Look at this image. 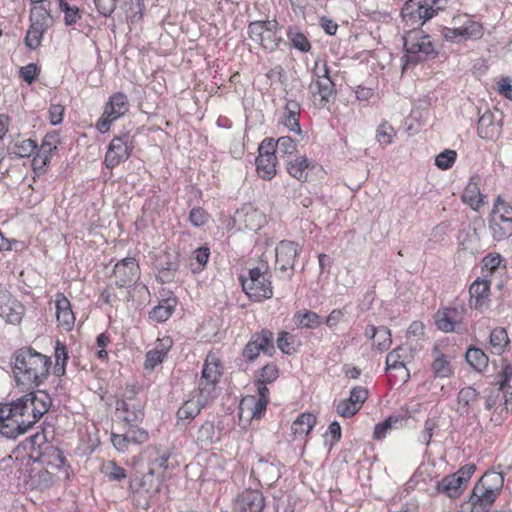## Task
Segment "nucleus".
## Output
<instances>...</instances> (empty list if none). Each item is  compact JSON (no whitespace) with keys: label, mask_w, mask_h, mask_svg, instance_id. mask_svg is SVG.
Listing matches in <instances>:
<instances>
[{"label":"nucleus","mask_w":512,"mask_h":512,"mask_svg":"<svg viewBox=\"0 0 512 512\" xmlns=\"http://www.w3.org/2000/svg\"><path fill=\"white\" fill-rule=\"evenodd\" d=\"M434 360L431 369L436 377L446 378L452 375V367L447 357L440 352L437 346L433 348Z\"/></svg>","instance_id":"obj_37"},{"label":"nucleus","mask_w":512,"mask_h":512,"mask_svg":"<svg viewBox=\"0 0 512 512\" xmlns=\"http://www.w3.org/2000/svg\"><path fill=\"white\" fill-rule=\"evenodd\" d=\"M126 438H129L130 443L142 444L148 440V432L139 428L136 423H129Z\"/></svg>","instance_id":"obj_58"},{"label":"nucleus","mask_w":512,"mask_h":512,"mask_svg":"<svg viewBox=\"0 0 512 512\" xmlns=\"http://www.w3.org/2000/svg\"><path fill=\"white\" fill-rule=\"evenodd\" d=\"M219 440H220V437L219 436L216 437V430H215L214 423L211 421H205L199 427V429L196 433L195 442L201 449L206 450L207 448L212 446V444L215 441H219Z\"/></svg>","instance_id":"obj_34"},{"label":"nucleus","mask_w":512,"mask_h":512,"mask_svg":"<svg viewBox=\"0 0 512 512\" xmlns=\"http://www.w3.org/2000/svg\"><path fill=\"white\" fill-rule=\"evenodd\" d=\"M512 378V365L508 362H505L502 371L499 373V390H502L503 393H508V389L510 388L509 381Z\"/></svg>","instance_id":"obj_62"},{"label":"nucleus","mask_w":512,"mask_h":512,"mask_svg":"<svg viewBox=\"0 0 512 512\" xmlns=\"http://www.w3.org/2000/svg\"><path fill=\"white\" fill-rule=\"evenodd\" d=\"M367 397H368L367 389H365L364 387H361V386H357V387H354L350 391V395H349L348 399L350 400V402L355 404V406L358 409H361V407H362L363 403L366 401Z\"/></svg>","instance_id":"obj_63"},{"label":"nucleus","mask_w":512,"mask_h":512,"mask_svg":"<svg viewBox=\"0 0 512 512\" xmlns=\"http://www.w3.org/2000/svg\"><path fill=\"white\" fill-rule=\"evenodd\" d=\"M292 320L296 327L301 329H315L323 323L320 315L308 309L295 312Z\"/></svg>","instance_id":"obj_31"},{"label":"nucleus","mask_w":512,"mask_h":512,"mask_svg":"<svg viewBox=\"0 0 512 512\" xmlns=\"http://www.w3.org/2000/svg\"><path fill=\"white\" fill-rule=\"evenodd\" d=\"M308 93L314 104L321 108L335 99V83L331 79L330 69L326 61L321 59L315 61L311 70V82L308 85Z\"/></svg>","instance_id":"obj_5"},{"label":"nucleus","mask_w":512,"mask_h":512,"mask_svg":"<svg viewBox=\"0 0 512 512\" xmlns=\"http://www.w3.org/2000/svg\"><path fill=\"white\" fill-rule=\"evenodd\" d=\"M294 336L286 331H281L277 339V347L287 355H291L296 352L294 347Z\"/></svg>","instance_id":"obj_55"},{"label":"nucleus","mask_w":512,"mask_h":512,"mask_svg":"<svg viewBox=\"0 0 512 512\" xmlns=\"http://www.w3.org/2000/svg\"><path fill=\"white\" fill-rule=\"evenodd\" d=\"M117 410H122L126 413L124 420L128 424L141 422L144 418V411L141 403H129L125 400H121L117 402Z\"/></svg>","instance_id":"obj_38"},{"label":"nucleus","mask_w":512,"mask_h":512,"mask_svg":"<svg viewBox=\"0 0 512 512\" xmlns=\"http://www.w3.org/2000/svg\"><path fill=\"white\" fill-rule=\"evenodd\" d=\"M60 143V136L58 132L52 131L45 135L43 138V141L41 143V146L38 150L48 154L52 155V153L57 149L58 144Z\"/></svg>","instance_id":"obj_56"},{"label":"nucleus","mask_w":512,"mask_h":512,"mask_svg":"<svg viewBox=\"0 0 512 512\" xmlns=\"http://www.w3.org/2000/svg\"><path fill=\"white\" fill-rule=\"evenodd\" d=\"M46 444H49L47 442V436L44 433V431H41V432H36L35 434L26 438L23 441L22 446L26 451L29 452L30 458H32L34 460V455H36L40 451H42Z\"/></svg>","instance_id":"obj_41"},{"label":"nucleus","mask_w":512,"mask_h":512,"mask_svg":"<svg viewBox=\"0 0 512 512\" xmlns=\"http://www.w3.org/2000/svg\"><path fill=\"white\" fill-rule=\"evenodd\" d=\"M133 137L128 133L115 136L107 149L104 164L107 168L113 169L120 163L126 161L133 151Z\"/></svg>","instance_id":"obj_13"},{"label":"nucleus","mask_w":512,"mask_h":512,"mask_svg":"<svg viewBox=\"0 0 512 512\" xmlns=\"http://www.w3.org/2000/svg\"><path fill=\"white\" fill-rule=\"evenodd\" d=\"M209 220V214L201 207H194L189 213V221L195 227L203 226Z\"/></svg>","instance_id":"obj_61"},{"label":"nucleus","mask_w":512,"mask_h":512,"mask_svg":"<svg viewBox=\"0 0 512 512\" xmlns=\"http://www.w3.org/2000/svg\"><path fill=\"white\" fill-rule=\"evenodd\" d=\"M268 403L260 401L256 396H246L242 399L239 407V417L247 413L252 419H258L266 410Z\"/></svg>","instance_id":"obj_30"},{"label":"nucleus","mask_w":512,"mask_h":512,"mask_svg":"<svg viewBox=\"0 0 512 512\" xmlns=\"http://www.w3.org/2000/svg\"><path fill=\"white\" fill-rule=\"evenodd\" d=\"M482 26L468 15L453 18V26L446 28L445 37L451 41L478 39L482 36Z\"/></svg>","instance_id":"obj_10"},{"label":"nucleus","mask_w":512,"mask_h":512,"mask_svg":"<svg viewBox=\"0 0 512 512\" xmlns=\"http://www.w3.org/2000/svg\"><path fill=\"white\" fill-rule=\"evenodd\" d=\"M396 135L394 128L387 122L381 123L376 131L377 141L381 145H389L392 143L393 137Z\"/></svg>","instance_id":"obj_53"},{"label":"nucleus","mask_w":512,"mask_h":512,"mask_svg":"<svg viewBox=\"0 0 512 512\" xmlns=\"http://www.w3.org/2000/svg\"><path fill=\"white\" fill-rule=\"evenodd\" d=\"M490 291V282L488 280H475L469 288L471 302L474 300V306L477 308L482 306L484 300L487 299Z\"/></svg>","instance_id":"obj_39"},{"label":"nucleus","mask_w":512,"mask_h":512,"mask_svg":"<svg viewBox=\"0 0 512 512\" xmlns=\"http://www.w3.org/2000/svg\"><path fill=\"white\" fill-rule=\"evenodd\" d=\"M129 109L128 98L123 93H116L112 95L107 102L104 112L106 117L112 120H117L123 116Z\"/></svg>","instance_id":"obj_27"},{"label":"nucleus","mask_w":512,"mask_h":512,"mask_svg":"<svg viewBox=\"0 0 512 512\" xmlns=\"http://www.w3.org/2000/svg\"><path fill=\"white\" fill-rule=\"evenodd\" d=\"M260 352L271 357L275 353L274 335L268 329L252 334L250 340L242 351V357L246 362H254Z\"/></svg>","instance_id":"obj_9"},{"label":"nucleus","mask_w":512,"mask_h":512,"mask_svg":"<svg viewBox=\"0 0 512 512\" xmlns=\"http://www.w3.org/2000/svg\"><path fill=\"white\" fill-rule=\"evenodd\" d=\"M101 472L110 480V481H121L127 477L126 470L117 465L114 461H107L102 464Z\"/></svg>","instance_id":"obj_47"},{"label":"nucleus","mask_w":512,"mask_h":512,"mask_svg":"<svg viewBox=\"0 0 512 512\" xmlns=\"http://www.w3.org/2000/svg\"><path fill=\"white\" fill-rule=\"evenodd\" d=\"M316 424V417L311 413H302L291 425V430L295 438H304L313 429Z\"/></svg>","instance_id":"obj_36"},{"label":"nucleus","mask_w":512,"mask_h":512,"mask_svg":"<svg viewBox=\"0 0 512 512\" xmlns=\"http://www.w3.org/2000/svg\"><path fill=\"white\" fill-rule=\"evenodd\" d=\"M457 158V153L454 150L446 149L435 158V165L442 169L447 170L453 166Z\"/></svg>","instance_id":"obj_54"},{"label":"nucleus","mask_w":512,"mask_h":512,"mask_svg":"<svg viewBox=\"0 0 512 512\" xmlns=\"http://www.w3.org/2000/svg\"><path fill=\"white\" fill-rule=\"evenodd\" d=\"M31 27L47 30L50 22L49 8L43 5L34 6L30 12Z\"/></svg>","instance_id":"obj_45"},{"label":"nucleus","mask_w":512,"mask_h":512,"mask_svg":"<svg viewBox=\"0 0 512 512\" xmlns=\"http://www.w3.org/2000/svg\"><path fill=\"white\" fill-rule=\"evenodd\" d=\"M54 358H55V366H54V375L56 377H62L66 373V364L68 360L67 348L64 343L57 340L54 347Z\"/></svg>","instance_id":"obj_42"},{"label":"nucleus","mask_w":512,"mask_h":512,"mask_svg":"<svg viewBox=\"0 0 512 512\" xmlns=\"http://www.w3.org/2000/svg\"><path fill=\"white\" fill-rule=\"evenodd\" d=\"M250 38L264 49L274 51L282 41L280 25L276 20L255 21L249 24Z\"/></svg>","instance_id":"obj_6"},{"label":"nucleus","mask_w":512,"mask_h":512,"mask_svg":"<svg viewBox=\"0 0 512 512\" xmlns=\"http://www.w3.org/2000/svg\"><path fill=\"white\" fill-rule=\"evenodd\" d=\"M501 113L486 110L478 120L477 132L482 139L495 140L501 134Z\"/></svg>","instance_id":"obj_16"},{"label":"nucleus","mask_w":512,"mask_h":512,"mask_svg":"<svg viewBox=\"0 0 512 512\" xmlns=\"http://www.w3.org/2000/svg\"><path fill=\"white\" fill-rule=\"evenodd\" d=\"M498 495L494 494L493 490L483 488L482 485H475L469 503L471 505V512H488L494 504Z\"/></svg>","instance_id":"obj_22"},{"label":"nucleus","mask_w":512,"mask_h":512,"mask_svg":"<svg viewBox=\"0 0 512 512\" xmlns=\"http://www.w3.org/2000/svg\"><path fill=\"white\" fill-rule=\"evenodd\" d=\"M463 310L446 308L436 319L437 327L443 332L463 333L466 328L462 325Z\"/></svg>","instance_id":"obj_19"},{"label":"nucleus","mask_w":512,"mask_h":512,"mask_svg":"<svg viewBox=\"0 0 512 512\" xmlns=\"http://www.w3.org/2000/svg\"><path fill=\"white\" fill-rule=\"evenodd\" d=\"M445 0H409L401 11L406 25L411 30L404 36V49L409 61H423L434 53L430 36L424 35L417 27L431 19L438 10L443 9Z\"/></svg>","instance_id":"obj_1"},{"label":"nucleus","mask_w":512,"mask_h":512,"mask_svg":"<svg viewBox=\"0 0 512 512\" xmlns=\"http://www.w3.org/2000/svg\"><path fill=\"white\" fill-rule=\"evenodd\" d=\"M288 38L291 40L293 46L302 52L310 50L311 45L306 36L300 32L288 31Z\"/></svg>","instance_id":"obj_59"},{"label":"nucleus","mask_w":512,"mask_h":512,"mask_svg":"<svg viewBox=\"0 0 512 512\" xmlns=\"http://www.w3.org/2000/svg\"><path fill=\"white\" fill-rule=\"evenodd\" d=\"M278 375L279 370L277 366L273 363H269L259 370L258 374L256 375V381L270 384L278 378Z\"/></svg>","instance_id":"obj_52"},{"label":"nucleus","mask_w":512,"mask_h":512,"mask_svg":"<svg viewBox=\"0 0 512 512\" xmlns=\"http://www.w3.org/2000/svg\"><path fill=\"white\" fill-rule=\"evenodd\" d=\"M13 374L18 385L39 387L50 375L51 358L32 347H22L13 354Z\"/></svg>","instance_id":"obj_4"},{"label":"nucleus","mask_w":512,"mask_h":512,"mask_svg":"<svg viewBox=\"0 0 512 512\" xmlns=\"http://www.w3.org/2000/svg\"><path fill=\"white\" fill-rule=\"evenodd\" d=\"M221 371L217 359L208 356L205 359L197 389L192 398L186 401L177 411L180 421L193 420L201 410L217 397V385L220 381Z\"/></svg>","instance_id":"obj_3"},{"label":"nucleus","mask_w":512,"mask_h":512,"mask_svg":"<svg viewBox=\"0 0 512 512\" xmlns=\"http://www.w3.org/2000/svg\"><path fill=\"white\" fill-rule=\"evenodd\" d=\"M308 166V159L305 156H299L295 160H291L287 163V172L290 176L299 181H306Z\"/></svg>","instance_id":"obj_43"},{"label":"nucleus","mask_w":512,"mask_h":512,"mask_svg":"<svg viewBox=\"0 0 512 512\" xmlns=\"http://www.w3.org/2000/svg\"><path fill=\"white\" fill-rule=\"evenodd\" d=\"M482 26L468 15L453 18V26L446 28L445 37L451 41L478 39L482 36Z\"/></svg>","instance_id":"obj_12"},{"label":"nucleus","mask_w":512,"mask_h":512,"mask_svg":"<svg viewBox=\"0 0 512 512\" xmlns=\"http://www.w3.org/2000/svg\"><path fill=\"white\" fill-rule=\"evenodd\" d=\"M115 283L119 287H130L135 284L139 277V265L136 258H122L113 268Z\"/></svg>","instance_id":"obj_14"},{"label":"nucleus","mask_w":512,"mask_h":512,"mask_svg":"<svg viewBox=\"0 0 512 512\" xmlns=\"http://www.w3.org/2000/svg\"><path fill=\"white\" fill-rule=\"evenodd\" d=\"M34 461L54 469H61L66 464L63 452L50 443L46 444L42 451L34 455Z\"/></svg>","instance_id":"obj_23"},{"label":"nucleus","mask_w":512,"mask_h":512,"mask_svg":"<svg viewBox=\"0 0 512 512\" xmlns=\"http://www.w3.org/2000/svg\"><path fill=\"white\" fill-rule=\"evenodd\" d=\"M337 413L345 418H350L354 416L360 409H358L355 404L350 402L349 399H343L337 404Z\"/></svg>","instance_id":"obj_64"},{"label":"nucleus","mask_w":512,"mask_h":512,"mask_svg":"<svg viewBox=\"0 0 512 512\" xmlns=\"http://www.w3.org/2000/svg\"><path fill=\"white\" fill-rule=\"evenodd\" d=\"M249 278L240 276V282L244 292L251 299L261 301L269 299L273 295L271 283L259 268H252L248 272Z\"/></svg>","instance_id":"obj_8"},{"label":"nucleus","mask_w":512,"mask_h":512,"mask_svg":"<svg viewBox=\"0 0 512 512\" xmlns=\"http://www.w3.org/2000/svg\"><path fill=\"white\" fill-rule=\"evenodd\" d=\"M465 358L467 363L478 372L484 371L487 366L489 359L487 355L480 349L476 347H470L466 351Z\"/></svg>","instance_id":"obj_40"},{"label":"nucleus","mask_w":512,"mask_h":512,"mask_svg":"<svg viewBox=\"0 0 512 512\" xmlns=\"http://www.w3.org/2000/svg\"><path fill=\"white\" fill-rule=\"evenodd\" d=\"M504 483V478L501 473L487 472L485 473L477 485H482L483 488L493 490L494 494L499 495Z\"/></svg>","instance_id":"obj_46"},{"label":"nucleus","mask_w":512,"mask_h":512,"mask_svg":"<svg viewBox=\"0 0 512 512\" xmlns=\"http://www.w3.org/2000/svg\"><path fill=\"white\" fill-rule=\"evenodd\" d=\"M480 185V176H471L461 196L462 201L474 211H479L486 204L487 196L480 192Z\"/></svg>","instance_id":"obj_20"},{"label":"nucleus","mask_w":512,"mask_h":512,"mask_svg":"<svg viewBox=\"0 0 512 512\" xmlns=\"http://www.w3.org/2000/svg\"><path fill=\"white\" fill-rule=\"evenodd\" d=\"M25 308L9 291L0 285V317L10 324L21 322Z\"/></svg>","instance_id":"obj_15"},{"label":"nucleus","mask_w":512,"mask_h":512,"mask_svg":"<svg viewBox=\"0 0 512 512\" xmlns=\"http://www.w3.org/2000/svg\"><path fill=\"white\" fill-rule=\"evenodd\" d=\"M403 419L400 416L391 415L385 421L378 423L374 428V439L381 440L386 433L396 424H402Z\"/></svg>","instance_id":"obj_48"},{"label":"nucleus","mask_w":512,"mask_h":512,"mask_svg":"<svg viewBox=\"0 0 512 512\" xmlns=\"http://www.w3.org/2000/svg\"><path fill=\"white\" fill-rule=\"evenodd\" d=\"M275 256H298L302 252L299 244L290 240H282L274 247Z\"/></svg>","instance_id":"obj_50"},{"label":"nucleus","mask_w":512,"mask_h":512,"mask_svg":"<svg viewBox=\"0 0 512 512\" xmlns=\"http://www.w3.org/2000/svg\"><path fill=\"white\" fill-rule=\"evenodd\" d=\"M297 145L289 136H283L276 141V152L282 156H289L296 152Z\"/></svg>","instance_id":"obj_57"},{"label":"nucleus","mask_w":512,"mask_h":512,"mask_svg":"<svg viewBox=\"0 0 512 512\" xmlns=\"http://www.w3.org/2000/svg\"><path fill=\"white\" fill-rule=\"evenodd\" d=\"M364 335L374 339V344L380 351L388 350L392 344L391 331L385 326L368 325Z\"/></svg>","instance_id":"obj_26"},{"label":"nucleus","mask_w":512,"mask_h":512,"mask_svg":"<svg viewBox=\"0 0 512 512\" xmlns=\"http://www.w3.org/2000/svg\"><path fill=\"white\" fill-rule=\"evenodd\" d=\"M52 404L49 394L37 390L26 393L15 401L8 403L9 412L13 421L6 426L4 433L7 438L15 439L25 434L44 414Z\"/></svg>","instance_id":"obj_2"},{"label":"nucleus","mask_w":512,"mask_h":512,"mask_svg":"<svg viewBox=\"0 0 512 512\" xmlns=\"http://www.w3.org/2000/svg\"><path fill=\"white\" fill-rule=\"evenodd\" d=\"M176 306V297L163 299L149 312V318L158 323L165 322L171 317Z\"/></svg>","instance_id":"obj_32"},{"label":"nucleus","mask_w":512,"mask_h":512,"mask_svg":"<svg viewBox=\"0 0 512 512\" xmlns=\"http://www.w3.org/2000/svg\"><path fill=\"white\" fill-rule=\"evenodd\" d=\"M413 351L411 348L398 346L386 356V371H391V367H400L406 365L413 359Z\"/></svg>","instance_id":"obj_33"},{"label":"nucleus","mask_w":512,"mask_h":512,"mask_svg":"<svg viewBox=\"0 0 512 512\" xmlns=\"http://www.w3.org/2000/svg\"><path fill=\"white\" fill-rule=\"evenodd\" d=\"M482 26L468 15L453 18V26L446 28L445 37L451 41L478 39L482 36Z\"/></svg>","instance_id":"obj_11"},{"label":"nucleus","mask_w":512,"mask_h":512,"mask_svg":"<svg viewBox=\"0 0 512 512\" xmlns=\"http://www.w3.org/2000/svg\"><path fill=\"white\" fill-rule=\"evenodd\" d=\"M38 150V145L36 141L32 139H24L21 141H18L13 146V153L17 156L24 158V157H30L34 153H36Z\"/></svg>","instance_id":"obj_49"},{"label":"nucleus","mask_w":512,"mask_h":512,"mask_svg":"<svg viewBox=\"0 0 512 512\" xmlns=\"http://www.w3.org/2000/svg\"><path fill=\"white\" fill-rule=\"evenodd\" d=\"M265 497L260 490L246 489L235 499L234 509L237 512H262Z\"/></svg>","instance_id":"obj_17"},{"label":"nucleus","mask_w":512,"mask_h":512,"mask_svg":"<svg viewBox=\"0 0 512 512\" xmlns=\"http://www.w3.org/2000/svg\"><path fill=\"white\" fill-rule=\"evenodd\" d=\"M252 473L259 477V481L264 485H273L280 477V462L259 459L252 468Z\"/></svg>","instance_id":"obj_21"},{"label":"nucleus","mask_w":512,"mask_h":512,"mask_svg":"<svg viewBox=\"0 0 512 512\" xmlns=\"http://www.w3.org/2000/svg\"><path fill=\"white\" fill-rule=\"evenodd\" d=\"M490 345L493 353L502 354L509 345L507 331L502 327L494 328L490 333Z\"/></svg>","instance_id":"obj_44"},{"label":"nucleus","mask_w":512,"mask_h":512,"mask_svg":"<svg viewBox=\"0 0 512 512\" xmlns=\"http://www.w3.org/2000/svg\"><path fill=\"white\" fill-rule=\"evenodd\" d=\"M480 393L473 387L462 388L457 394V412L460 416L478 417V401Z\"/></svg>","instance_id":"obj_18"},{"label":"nucleus","mask_w":512,"mask_h":512,"mask_svg":"<svg viewBox=\"0 0 512 512\" xmlns=\"http://www.w3.org/2000/svg\"><path fill=\"white\" fill-rule=\"evenodd\" d=\"M56 318L59 326L69 331L74 325L75 317L69 300L61 296L56 300Z\"/></svg>","instance_id":"obj_29"},{"label":"nucleus","mask_w":512,"mask_h":512,"mask_svg":"<svg viewBox=\"0 0 512 512\" xmlns=\"http://www.w3.org/2000/svg\"><path fill=\"white\" fill-rule=\"evenodd\" d=\"M489 228L496 240H504L512 235V207L500 196L495 200Z\"/></svg>","instance_id":"obj_7"},{"label":"nucleus","mask_w":512,"mask_h":512,"mask_svg":"<svg viewBox=\"0 0 512 512\" xmlns=\"http://www.w3.org/2000/svg\"><path fill=\"white\" fill-rule=\"evenodd\" d=\"M244 207V209L236 213L235 221L243 222L244 226L251 230H259L266 223L264 213L252 208L250 205Z\"/></svg>","instance_id":"obj_24"},{"label":"nucleus","mask_w":512,"mask_h":512,"mask_svg":"<svg viewBox=\"0 0 512 512\" xmlns=\"http://www.w3.org/2000/svg\"><path fill=\"white\" fill-rule=\"evenodd\" d=\"M44 32V29L34 28L30 26L25 37L26 45L30 49H36L41 43V39L43 37Z\"/></svg>","instance_id":"obj_60"},{"label":"nucleus","mask_w":512,"mask_h":512,"mask_svg":"<svg viewBox=\"0 0 512 512\" xmlns=\"http://www.w3.org/2000/svg\"><path fill=\"white\" fill-rule=\"evenodd\" d=\"M300 105L298 102L289 100L285 105L283 124L293 132L301 134L299 124Z\"/></svg>","instance_id":"obj_35"},{"label":"nucleus","mask_w":512,"mask_h":512,"mask_svg":"<svg viewBox=\"0 0 512 512\" xmlns=\"http://www.w3.org/2000/svg\"><path fill=\"white\" fill-rule=\"evenodd\" d=\"M61 11L64 13V22L66 25L70 26L75 24L78 20L81 19L82 14L78 7L70 6L68 3L63 0H57Z\"/></svg>","instance_id":"obj_51"},{"label":"nucleus","mask_w":512,"mask_h":512,"mask_svg":"<svg viewBox=\"0 0 512 512\" xmlns=\"http://www.w3.org/2000/svg\"><path fill=\"white\" fill-rule=\"evenodd\" d=\"M277 158L275 153L258 155L256 169L258 175L264 180H271L276 175Z\"/></svg>","instance_id":"obj_28"},{"label":"nucleus","mask_w":512,"mask_h":512,"mask_svg":"<svg viewBox=\"0 0 512 512\" xmlns=\"http://www.w3.org/2000/svg\"><path fill=\"white\" fill-rule=\"evenodd\" d=\"M464 481L460 480L455 474L445 476L437 483V491L449 498H458L466 489Z\"/></svg>","instance_id":"obj_25"}]
</instances>
